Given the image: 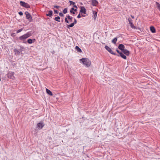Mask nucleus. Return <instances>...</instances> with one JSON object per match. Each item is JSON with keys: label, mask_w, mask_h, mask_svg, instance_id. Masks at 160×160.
Returning <instances> with one entry per match:
<instances>
[{"label": "nucleus", "mask_w": 160, "mask_h": 160, "mask_svg": "<svg viewBox=\"0 0 160 160\" xmlns=\"http://www.w3.org/2000/svg\"><path fill=\"white\" fill-rule=\"evenodd\" d=\"M54 12L55 13L58 14V11L55 9H54Z\"/></svg>", "instance_id": "nucleus-37"}, {"label": "nucleus", "mask_w": 160, "mask_h": 160, "mask_svg": "<svg viewBox=\"0 0 160 160\" xmlns=\"http://www.w3.org/2000/svg\"><path fill=\"white\" fill-rule=\"evenodd\" d=\"M59 14L60 16L61 17H62L64 16L63 14L61 12H60L59 13Z\"/></svg>", "instance_id": "nucleus-32"}, {"label": "nucleus", "mask_w": 160, "mask_h": 160, "mask_svg": "<svg viewBox=\"0 0 160 160\" xmlns=\"http://www.w3.org/2000/svg\"><path fill=\"white\" fill-rule=\"evenodd\" d=\"M117 52L119 54V55L122 52H120L118 49L116 50Z\"/></svg>", "instance_id": "nucleus-35"}, {"label": "nucleus", "mask_w": 160, "mask_h": 160, "mask_svg": "<svg viewBox=\"0 0 160 160\" xmlns=\"http://www.w3.org/2000/svg\"><path fill=\"white\" fill-rule=\"evenodd\" d=\"M25 14L26 15V18L30 22L32 21V17L30 13L27 11H26L25 12Z\"/></svg>", "instance_id": "nucleus-4"}, {"label": "nucleus", "mask_w": 160, "mask_h": 160, "mask_svg": "<svg viewBox=\"0 0 160 160\" xmlns=\"http://www.w3.org/2000/svg\"><path fill=\"white\" fill-rule=\"evenodd\" d=\"M60 19V18L59 16H57L55 18L54 20L58 22H60V21L59 20Z\"/></svg>", "instance_id": "nucleus-23"}, {"label": "nucleus", "mask_w": 160, "mask_h": 160, "mask_svg": "<svg viewBox=\"0 0 160 160\" xmlns=\"http://www.w3.org/2000/svg\"><path fill=\"white\" fill-rule=\"evenodd\" d=\"M53 7H54V8H58L59 7V6H56V5L54 6Z\"/></svg>", "instance_id": "nucleus-40"}, {"label": "nucleus", "mask_w": 160, "mask_h": 160, "mask_svg": "<svg viewBox=\"0 0 160 160\" xmlns=\"http://www.w3.org/2000/svg\"><path fill=\"white\" fill-rule=\"evenodd\" d=\"M105 48L111 54L114 55H116L118 57H119V55H118L115 53L113 51H112L111 48L108 46L106 45L105 46Z\"/></svg>", "instance_id": "nucleus-3"}, {"label": "nucleus", "mask_w": 160, "mask_h": 160, "mask_svg": "<svg viewBox=\"0 0 160 160\" xmlns=\"http://www.w3.org/2000/svg\"><path fill=\"white\" fill-rule=\"evenodd\" d=\"M67 18H68V19H70V18L71 17V16H70V15H67Z\"/></svg>", "instance_id": "nucleus-41"}, {"label": "nucleus", "mask_w": 160, "mask_h": 160, "mask_svg": "<svg viewBox=\"0 0 160 160\" xmlns=\"http://www.w3.org/2000/svg\"><path fill=\"white\" fill-rule=\"evenodd\" d=\"M128 22H129V23L132 22V19L130 18H129L128 19Z\"/></svg>", "instance_id": "nucleus-33"}, {"label": "nucleus", "mask_w": 160, "mask_h": 160, "mask_svg": "<svg viewBox=\"0 0 160 160\" xmlns=\"http://www.w3.org/2000/svg\"><path fill=\"white\" fill-rule=\"evenodd\" d=\"M117 40V38H115L113 39L112 40V42L115 44L116 43V42Z\"/></svg>", "instance_id": "nucleus-24"}, {"label": "nucleus", "mask_w": 160, "mask_h": 160, "mask_svg": "<svg viewBox=\"0 0 160 160\" xmlns=\"http://www.w3.org/2000/svg\"><path fill=\"white\" fill-rule=\"evenodd\" d=\"M11 35L12 37H14L15 36V33H12L11 34Z\"/></svg>", "instance_id": "nucleus-34"}, {"label": "nucleus", "mask_w": 160, "mask_h": 160, "mask_svg": "<svg viewBox=\"0 0 160 160\" xmlns=\"http://www.w3.org/2000/svg\"><path fill=\"white\" fill-rule=\"evenodd\" d=\"M35 41H36V39L34 38H33L32 39H28L26 42L29 44H32Z\"/></svg>", "instance_id": "nucleus-7"}, {"label": "nucleus", "mask_w": 160, "mask_h": 160, "mask_svg": "<svg viewBox=\"0 0 160 160\" xmlns=\"http://www.w3.org/2000/svg\"><path fill=\"white\" fill-rule=\"evenodd\" d=\"M18 14L20 16H22L23 14L22 12H21V11H20V12H18Z\"/></svg>", "instance_id": "nucleus-38"}, {"label": "nucleus", "mask_w": 160, "mask_h": 160, "mask_svg": "<svg viewBox=\"0 0 160 160\" xmlns=\"http://www.w3.org/2000/svg\"><path fill=\"white\" fill-rule=\"evenodd\" d=\"M81 62H82L86 67H88L91 64V61L87 58H82L80 59Z\"/></svg>", "instance_id": "nucleus-2"}, {"label": "nucleus", "mask_w": 160, "mask_h": 160, "mask_svg": "<svg viewBox=\"0 0 160 160\" xmlns=\"http://www.w3.org/2000/svg\"><path fill=\"white\" fill-rule=\"evenodd\" d=\"M33 33L34 32L32 31L28 32L26 34L20 36L19 38H17V40L19 39L22 41L23 43H26L27 42L25 41L26 39L31 36Z\"/></svg>", "instance_id": "nucleus-1"}, {"label": "nucleus", "mask_w": 160, "mask_h": 160, "mask_svg": "<svg viewBox=\"0 0 160 160\" xmlns=\"http://www.w3.org/2000/svg\"><path fill=\"white\" fill-rule=\"evenodd\" d=\"M150 30L153 33L156 32V29L153 26H152L150 27Z\"/></svg>", "instance_id": "nucleus-15"}, {"label": "nucleus", "mask_w": 160, "mask_h": 160, "mask_svg": "<svg viewBox=\"0 0 160 160\" xmlns=\"http://www.w3.org/2000/svg\"><path fill=\"white\" fill-rule=\"evenodd\" d=\"M119 55V56H120L122 58L125 60L127 59V57L123 53H122V52L119 55Z\"/></svg>", "instance_id": "nucleus-16"}, {"label": "nucleus", "mask_w": 160, "mask_h": 160, "mask_svg": "<svg viewBox=\"0 0 160 160\" xmlns=\"http://www.w3.org/2000/svg\"><path fill=\"white\" fill-rule=\"evenodd\" d=\"M93 18L94 20H95L97 16V12L96 11H93Z\"/></svg>", "instance_id": "nucleus-19"}, {"label": "nucleus", "mask_w": 160, "mask_h": 160, "mask_svg": "<svg viewBox=\"0 0 160 160\" xmlns=\"http://www.w3.org/2000/svg\"><path fill=\"white\" fill-rule=\"evenodd\" d=\"M18 46L20 48L18 49V50L19 51V52H20L24 50L25 48L22 46L21 45H18Z\"/></svg>", "instance_id": "nucleus-12"}, {"label": "nucleus", "mask_w": 160, "mask_h": 160, "mask_svg": "<svg viewBox=\"0 0 160 160\" xmlns=\"http://www.w3.org/2000/svg\"><path fill=\"white\" fill-rule=\"evenodd\" d=\"M62 12L64 14L67 13L68 12V8H65L64 10H63Z\"/></svg>", "instance_id": "nucleus-25"}, {"label": "nucleus", "mask_w": 160, "mask_h": 160, "mask_svg": "<svg viewBox=\"0 0 160 160\" xmlns=\"http://www.w3.org/2000/svg\"><path fill=\"white\" fill-rule=\"evenodd\" d=\"M82 16L83 17H85V15H84L82 14Z\"/></svg>", "instance_id": "nucleus-46"}, {"label": "nucleus", "mask_w": 160, "mask_h": 160, "mask_svg": "<svg viewBox=\"0 0 160 160\" xmlns=\"http://www.w3.org/2000/svg\"><path fill=\"white\" fill-rule=\"evenodd\" d=\"M14 73L13 72H9L7 74V76L10 79H12L14 78V77L13 76Z\"/></svg>", "instance_id": "nucleus-5"}, {"label": "nucleus", "mask_w": 160, "mask_h": 160, "mask_svg": "<svg viewBox=\"0 0 160 160\" xmlns=\"http://www.w3.org/2000/svg\"><path fill=\"white\" fill-rule=\"evenodd\" d=\"M157 3L158 4V8L159 10L160 11V4H159V3H158L157 2Z\"/></svg>", "instance_id": "nucleus-30"}, {"label": "nucleus", "mask_w": 160, "mask_h": 160, "mask_svg": "<svg viewBox=\"0 0 160 160\" xmlns=\"http://www.w3.org/2000/svg\"><path fill=\"white\" fill-rule=\"evenodd\" d=\"M80 13H83L84 14H86V10L85 8V7L84 6H81L80 7Z\"/></svg>", "instance_id": "nucleus-6"}, {"label": "nucleus", "mask_w": 160, "mask_h": 160, "mask_svg": "<svg viewBox=\"0 0 160 160\" xmlns=\"http://www.w3.org/2000/svg\"><path fill=\"white\" fill-rule=\"evenodd\" d=\"M76 50L79 52H81L82 51L81 49L78 46H76L75 48Z\"/></svg>", "instance_id": "nucleus-18"}, {"label": "nucleus", "mask_w": 160, "mask_h": 160, "mask_svg": "<svg viewBox=\"0 0 160 160\" xmlns=\"http://www.w3.org/2000/svg\"><path fill=\"white\" fill-rule=\"evenodd\" d=\"M69 2L70 3V5H74L75 3V2H73L71 1H69Z\"/></svg>", "instance_id": "nucleus-28"}, {"label": "nucleus", "mask_w": 160, "mask_h": 160, "mask_svg": "<svg viewBox=\"0 0 160 160\" xmlns=\"http://www.w3.org/2000/svg\"><path fill=\"white\" fill-rule=\"evenodd\" d=\"M73 7L75 8H76L77 9L78 8L77 6L76 5H73Z\"/></svg>", "instance_id": "nucleus-43"}, {"label": "nucleus", "mask_w": 160, "mask_h": 160, "mask_svg": "<svg viewBox=\"0 0 160 160\" xmlns=\"http://www.w3.org/2000/svg\"><path fill=\"white\" fill-rule=\"evenodd\" d=\"M65 22L67 23H69V22L68 20V18H67V17L65 18Z\"/></svg>", "instance_id": "nucleus-31"}, {"label": "nucleus", "mask_w": 160, "mask_h": 160, "mask_svg": "<svg viewBox=\"0 0 160 160\" xmlns=\"http://www.w3.org/2000/svg\"><path fill=\"white\" fill-rule=\"evenodd\" d=\"M118 48L122 52L125 49V46L122 44H119L118 46Z\"/></svg>", "instance_id": "nucleus-10"}, {"label": "nucleus", "mask_w": 160, "mask_h": 160, "mask_svg": "<svg viewBox=\"0 0 160 160\" xmlns=\"http://www.w3.org/2000/svg\"><path fill=\"white\" fill-rule=\"evenodd\" d=\"M72 17H71L70 18V19H68V20H70V22H72Z\"/></svg>", "instance_id": "nucleus-42"}, {"label": "nucleus", "mask_w": 160, "mask_h": 160, "mask_svg": "<svg viewBox=\"0 0 160 160\" xmlns=\"http://www.w3.org/2000/svg\"><path fill=\"white\" fill-rule=\"evenodd\" d=\"M13 51L16 55H20V52L16 48H14L13 50Z\"/></svg>", "instance_id": "nucleus-14"}, {"label": "nucleus", "mask_w": 160, "mask_h": 160, "mask_svg": "<svg viewBox=\"0 0 160 160\" xmlns=\"http://www.w3.org/2000/svg\"><path fill=\"white\" fill-rule=\"evenodd\" d=\"M92 1V4L93 6H97L98 2L96 0H91Z\"/></svg>", "instance_id": "nucleus-11"}, {"label": "nucleus", "mask_w": 160, "mask_h": 160, "mask_svg": "<svg viewBox=\"0 0 160 160\" xmlns=\"http://www.w3.org/2000/svg\"><path fill=\"white\" fill-rule=\"evenodd\" d=\"M46 91L47 93L50 96H52L53 94L52 92L48 89L46 88Z\"/></svg>", "instance_id": "nucleus-17"}, {"label": "nucleus", "mask_w": 160, "mask_h": 160, "mask_svg": "<svg viewBox=\"0 0 160 160\" xmlns=\"http://www.w3.org/2000/svg\"><path fill=\"white\" fill-rule=\"evenodd\" d=\"M75 24L73 22L72 23L69 25H68L67 26V28H69L70 27H73L74 25Z\"/></svg>", "instance_id": "nucleus-20"}, {"label": "nucleus", "mask_w": 160, "mask_h": 160, "mask_svg": "<svg viewBox=\"0 0 160 160\" xmlns=\"http://www.w3.org/2000/svg\"><path fill=\"white\" fill-rule=\"evenodd\" d=\"M24 7H25L26 8H30V6L27 3H26V4L25 5V6H24Z\"/></svg>", "instance_id": "nucleus-27"}, {"label": "nucleus", "mask_w": 160, "mask_h": 160, "mask_svg": "<svg viewBox=\"0 0 160 160\" xmlns=\"http://www.w3.org/2000/svg\"><path fill=\"white\" fill-rule=\"evenodd\" d=\"M53 12L52 10L49 11L48 12V13H47L46 15L47 16H48L51 17L52 15Z\"/></svg>", "instance_id": "nucleus-13"}, {"label": "nucleus", "mask_w": 160, "mask_h": 160, "mask_svg": "<svg viewBox=\"0 0 160 160\" xmlns=\"http://www.w3.org/2000/svg\"><path fill=\"white\" fill-rule=\"evenodd\" d=\"M44 124L43 122H40L37 124V126L40 129H41L44 126Z\"/></svg>", "instance_id": "nucleus-9"}, {"label": "nucleus", "mask_w": 160, "mask_h": 160, "mask_svg": "<svg viewBox=\"0 0 160 160\" xmlns=\"http://www.w3.org/2000/svg\"><path fill=\"white\" fill-rule=\"evenodd\" d=\"M81 14H80L79 13L78 15V16H77V18H81Z\"/></svg>", "instance_id": "nucleus-36"}, {"label": "nucleus", "mask_w": 160, "mask_h": 160, "mask_svg": "<svg viewBox=\"0 0 160 160\" xmlns=\"http://www.w3.org/2000/svg\"><path fill=\"white\" fill-rule=\"evenodd\" d=\"M23 30V28H21L19 29L17 31V33H18L21 32Z\"/></svg>", "instance_id": "nucleus-29"}, {"label": "nucleus", "mask_w": 160, "mask_h": 160, "mask_svg": "<svg viewBox=\"0 0 160 160\" xmlns=\"http://www.w3.org/2000/svg\"><path fill=\"white\" fill-rule=\"evenodd\" d=\"M73 10H74V8H72L70 10V12L71 13H72L73 14H74L75 13V12Z\"/></svg>", "instance_id": "nucleus-26"}, {"label": "nucleus", "mask_w": 160, "mask_h": 160, "mask_svg": "<svg viewBox=\"0 0 160 160\" xmlns=\"http://www.w3.org/2000/svg\"><path fill=\"white\" fill-rule=\"evenodd\" d=\"M131 17H132V18L133 19L134 18V16H132V15H131Z\"/></svg>", "instance_id": "nucleus-45"}, {"label": "nucleus", "mask_w": 160, "mask_h": 160, "mask_svg": "<svg viewBox=\"0 0 160 160\" xmlns=\"http://www.w3.org/2000/svg\"><path fill=\"white\" fill-rule=\"evenodd\" d=\"M75 24L77 23V21L76 19L74 18V22H73Z\"/></svg>", "instance_id": "nucleus-39"}, {"label": "nucleus", "mask_w": 160, "mask_h": 160, "mask_svg": "<svg viewBox=\"0 0 160 160\" xmlns=\"http://www.w3.org/2000/svg\"><path fill=\"white\" fill-rule=\"evenodd\" d=\"M26 3L24 2L21 1L20 2V4L21 6L22 7H24Z\"/></svg>", "instance_id": "nucleus-22"}, {"label": "nucleus", "mask_w": 160, "mask_h": 160, "mask_svg": "<svg viewBox=\"0 0 160 160\" xmlns=\"http://www.w3.org/2000/svg\"><path fill=\"white\" fill-rule=\"evenodd\" d=\"M73 11H74V12H76L77 11V9L76 8V9H74V10H73Z\"/></svg>", "instance_id": "nucleus-44"}, {"label": "nucleus", "mask_w": 160, "mask_h": 160, "mask_svg": "<svg viewBox=\"0 0 160 160\" xmlns=\"http://www.w3.org/2000/svg\"><path fill=\"white\" fill-rule=\"evenodd\" d=\"M122 52L126 56H129L130 54L129 51L126 49H124Z\"/></svg>", "instance_id": "nucleus-8"}, {"label": "nucleus", "mask_w": 160, "mask_h": 160, "mask_svg": "<svg viewBox=\"0 0 160 160\" xmlns=\"http://www.w3.org/2000/svg\"><path fill=\"white\" fill-rule=\"evenodd\" d=\"M129 23L130 24V26L131 28H132L134 29H136V28H137L132 23V22Z\"/></svg>", "instance_id": "nucleus-21"}, {"label": "nucleus", "mask_w": 160, "mask_h": 160, "mask_svg": "<svg viewBox=\"0 0 160 160\" xmlns=\"http://www.w3.org/2000/svg\"><path fill=\"white\" fill-rule=\"evenodd\" d=\"M63 20H62V22H63Z\"/></svg>", "instance_id": "nucleus-47"}]
</instances>
